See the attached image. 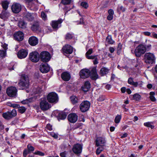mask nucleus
<instances>
[{
	"instance_id": "obj_20",
	"label": "nucleus",
	"mask_w": 157,
	"mask_h": 157,
	"mask_svg": "<svg viewBox=\"0 0 157 157\" xmlns=\"http://www.w3.org/2000/svg\"><path fill=\"white\" fill-rule=\"evenodd\" d=\"M28 54V51L24 49H22L18 51L17 56L19 59H21L26 57Z\"/></svg>"
},
{
	"instance_id": "obj_49",
	"label": "nucleus",
	"mask_w": 157,
	"mask_h": 157,
	"mask_svg": "<svg viewBox=\"0 0 157 157\" xmlns=\"http://www.w3.org/2000/svg\"><path fill=\"white\" fill-rule=\"evenodd\" d=\"M68 152L65 151L60 153V156L61 157H67Z\"/></svg>"
},
{
	"instance_id": "obj_60",
	"label": "nucleus",
	"mask_w": 157,
	"mask_h": 157,
	"mask_svg": "<svg viewBox=\"0 0 157 157\" xmlns=\"http://www.w3.org/2000/svg\"><path fill=\"white\" fill-rule=\"evenodd\" d=\"M41 16L42 19H45L47 18V16L43 12H41Z\"/></svg>"
},
{
	"instance_id": "obj_21",
	"label": "nucleus",
	"mask_w": 157,
	"mask_h": 157,
	"mask_svg": "<svg viewBox=\"0 0 157 157\" xmlns=\"http://www.w3.org/2000/svg\"><path fill=\"white\" fill-rule=\"evenodd\" d=\"M55 113H56L59 121L60 120H64L66 117L67 115L65 112L56 111L55 112Z\"/></svg>"
},
{
	"instance_id": "obj_57",
	"label": "nucleus",
	"mask_w": 157,
	"mask_h": 157,
	"mask_svg": "<svg viewBox=\"0 0 157 157\" xmlns=\"http://www.w3.org/2000/svg\"><path fill=\"white\" fill-rule=\"evenodd\" d=\"M98 55L96 56H87L86 58L88 59H94L96 57H97Z\"/></svg>"
},
{
	"instance_id": "obj_62",
	"label": "nucleus",
	"mask_w": 157,
	"mask_h": 157,
	"mask_svg": "<svg viewBox=\"0 0 157 157\" xmlns=\"http://www.w3.org/2000/svg\"><path fill=\"white\" fill-rule=\"evenodd\" d=\"M151 36L152 37H153L154 38L157 39V34L155 32L153 33Z\"/></svg>"
},
{
	"instance_id": "obj_10",
	"label": "nucleus",
	"mask_w": 157,
	"mask_h": 157,
	"mask_svg": "<svg viewBox=\"0 0 157 157\" xmlns=\"http://www.w3.org/2000/svg\"><path fill=\"white\" fill-rule=\"evenodd\" d=\"M17 115L16 111L13 109L11 112L7 111L2 114L3 117L6 119L10 120Z\"/></svg>"
},
{
	"instance_id": "obj_15",
	"label": "nucleus",
	"mask_w": 157,
	"mask_h": 157,
	"mask_svg": "<svg viewBox=\"0 0 157 157\" xmlns=\"http://www.w3.org/2000/svg\"><path fill=\"white\" fill-rule=\"evenodd\" d=\"M95 146H105L106 142L105 139L102 137L97 138L95 141Z\"/></svg>"
},
{
	"instance_id": "obj_51",
	"label": "nucleus",
	"mask_w": 157,
	"mask_h": 157,
	"mask_svg": "<svg viewBox=\"0 0 157 157\" xmlns=\"http://www.w3.org/2000/svg\"><path fill=\"white\" fill-rule=\"evenodd\" d=\"M71 0H62V2L64 5L70 4Z\"/></svg>"
},
{
	"instance_id": "obj_19",
	"label": "nucleus",
	"mask_w": 157,
	"mask_h": 157,
	"mask_svg": "<svg viewBox=\"0 0 157 157\" xmlns=\"http://www.w3.org/2000/svg\"><path fill=\"white\" fill-rule=\"evenodd\" d=\"M62 20H53L51 23V25L54 29L57 30L61 26Z\"/></svg>"
},
{
	"instance_id": "obj_53",
	"label": "nucleus",
	"mask_w": 157,
	"mask_h": 157,
	"mask_svg": "<svg viewBox=\"0 0 157 157\" xmlns=\"http://www.w3.org/2000/svg\"><path fill=\"white\" fill-rule=\"evenodd\" d=\"M76 25H85V22H83V20H78L75 21Z\"/></svg>"
},
{
	"instance_id": "obj_55",
	"label": "nucleus",
	"mask_w": 157,
	"mask_h": 157,
	"mask_svg": "<svg viewBox=\"0 0 157 157\" xmlns=\"http://www.w3.org/2000/svg\"><path fill=\"white\" fill-rule=\"evenodd\" d=\"M30 99H26L21 101V102L24 104H28L30 102Z\"/></svg>"
},
{
	"instance_id": "obj_46",
	"label": "nucleus",
	"mask_w": 157,
	"mask_h": 157,
	"mask_svg": "<svg viewBox=\"0 0 157 157\" xmlns=\"http://www.w3.org/2000/svg\"><path fill=\"white\" fill-rule=\"evenodd\" d=\"M18 108V112L21 113H23L26 110V109L25 107H19Z\"/></svg>"
},
{
	"instance_id": "obj_25",
	"label": "nucleus",
	"mask_w": 157,
	"mask_h": 157,
	"mask_svg": "<svg viewBox=\"0 0 157 157\" xmlns=\"http://www.w3.org/2000/svg\"><path fill=\"white\" fill-rule=\"evenodd\" d=\"M61 77L63 80L67 81L70 79L71 75L69 73L64 72L62 74Z\"/></svg>"
},
{
	"instance_id": "obj_8",
	"label": "nucleus",
	"mask_w": 157,
	"mask_h": 157,
	"mask_svg": "<svg viewBox=\"0 0 157 157\" xmlns=\"http://www.w3.org/2000/svg\"><path fill=\"white\" fill-rule=\"evenodd\" d=\"M29 58L33 62H37L40 59V55L37 52H33L29 55Z\"/></svg>"
},
{
	"instance_id": "obj_47",
	"label": "nucleus",
	"mask_w": 157,
	"mask_h": 157,
	"mask_svg": "<svg viewBox=\"0 0 157 157\" xmlns=\"http://www.w3.org/2000/svg\"><path fill=\"white\" fill-rule=\"evenodd\" d=\"M30 152L26 149H25L23 151V155L24 157H26L27 155Z\"/></svg>"
},
{
	"instance_id": "obj_38",
	"label": "nucleus",
	"mask_w": 157,
	"mask_h": 157,
	"mask_svg": "<svg viewBox=\"0 0 157 157\" xmlns=\"http://www.w3.org/2000/svg\"><path fill=\"white\" fill-rule=\"evenodd\" d=\"M150 98L151 101H156V99L154 97V96L155 94V93L154 92H151L150 93Z\"/></svg>"
},
{
	"instance_id": "obj_27",
	"label": "nucleus",
	"mask_w": 157,
	"mask_h": 157,
	"mask_svg": "<svg viewBox=\"0 0 157 157\" xmlns=\"http://www.w3.org/2000/svg\"><path fill=\"white\" fill-rule=\"evenodd\" d=\"M10 14L6 10H3L1 13L0 14V18L2 19L6 18L9 16Z\"/></svg>"
},
{
	"instance_id": "obj_23",
	"label": "nucleus",
	"mask_w": 157,
	"mask_h": 157,
	"mask_svg": "<svg viewBox=\"0 0 157 157\" xmlns=\"http://www.w3.org/2000/svg\"><path fill=\"white\" fill-rule=\"evenodd\" d=\"M38 42L37 38L34 36H31L29 39V43L32 46H35L38 44Z\"/></svg>"
},
{
	"instance_id": "obj_50",
	"label": "nucleus",
	"mask_w": 157,
	"mask_h": 157,
	"mask_svg": "<svg viewBox=\"0 0 157 157\" xmlns=\"http://www.w3.org/2000/svg\"><path fill=\"white\" fill-rule=\"evenodd\" d=\"M81 5L85 8H87L88 7L87 3L86 2H83L81 3Z\"/></svg>"
},
{
	"instance_id": "obj_30",
	"label": "nucleus",
	"mask_w": 157,
	"mask_h": 157,
	"mask_svg": "<svg viewBox=\"0 0 157 157\" xmlns=\"http://www.w3.org/2000/svg\"><path fill=\"white\" fill-rule=\"evenodd\" d=\"M27 25V23L24 20H20L18 23V26L20 28L25 29L26 28Z\"/></svg>"
},
{
	"instance_id": "obj_3",
	"label": "nucleus",
	"mask_w": 157,
	"mask_h": 157,
	"mask_svg": "<svg viewBox=\"0 0 157 157\" xmlns=\"http://www.w3.org/2000/svg\"><path fill=\"white\" fill-rule=\"evenodd\" d=\"M146 48L144 45L140 44L136 47L135 50V54L136 57H140L146 52Z\"/></svg>"
},
{
	"instance_id": "obj_33",
	"label": "nucleus",
	"mask_w": 157,
	"mask_h": 157,
	"mask_svg": "<svg viewBox=\"0 0 157 157\" xmlns=\"http://www.w3.org/2000/svg\"><path fill=\"white\" fill-rule=\"evenodd\" d=\"M9 2L7 1H4L2 2V5L3 8L6 10L8 7Z\"/></svg>"
},
{
	"instance_id": "obj_58",
	"label": "nucleus",
	"mask_w": 157,
	"mask_h": 157,
	"mask_svg": "<svg viewBox=\"0 0 157 157\" xmlns=\"http://www.w3.org/2000/svg\"><path fill=\"white\" fill-rule=\"evenodd\" d=\"M105 99V98L103 96L101 95L99 97L98 99V101H103Z\"/></svg>"
},
{
	"instance_id": "obj_11",
	"label": "nucleus",
	"mask_w": 157,
	"mask_h": 157,
	"mask_svg": "<svg viewBox=\"0 0 157 157\" xmlns=\"http://www.w3.org/2000/svg\"><path fill=\"white\" fill-rule=\"evenodd\" d=\"M17 92V89L15 87L11 86L8 87L6 90V93L10 97H14Z\"/></svg>"
},
{
	"instance_id": "obj_45",
	"label": "nucleus",
	"mask_w": 157,
	"mask_h": 157,
	"mask_svg": "<svg viewBox=\"0 0 157 157\" xmlns=\"http://www.w3.org/2000/svg\"><path fill=\"white\" fill-rule=\"evenodd\" d=\"M73 37V34L70 33H67L65 36V39L67 40L71 39Z\"/></svg>"
},
{
	"instance_id": "obj_12",
	"label": "nucleus",
	"mask_w": 157,
	"mask_h": 157,
	"mask_svg": "<svg viewBox=\"0 0 157 157\" xmlns=\"http://www.w3.org/2000/svg\"><path fill=\"white\" fill-rule=\"evenodd\" d=\"M62 50L63 53L70 54H71L73 52V47L70 45L67 44H65L63 47Z\"/></svg>"
},
{
	"instance_id": "obj_13",
	"label": "nucleus",
	"mask_w": 157,
	"mask_h": 157,
	"mask_svg": "<svg viewBox=\"0 0 157 157\" xmlns=\"http://www.w3.org/2000/svg\"><path fill=\"white\" fill-rule=\"evenodd\" d=\"M78 116L77 115L74 113L69 114L67 117L68 121L71 123H75L78 120Z\"/></svg>"
},
{
	"instance_id": "obj_43",
	"label": "nucleus",
	"mask_w": 157,
	"mask_h": 157,
	"mask_svg": "<svg viewBox=\"0 0 157 157\" xmlns=\"http://www.w3.org/2000/svg\"><path fill=\"white\" fill-rule=\"evenodd\" d=\"M121 118V115H117L115 118V122L116 123H118Z\"/></svg>"
},
{
	"instance_id": "obj_24",
	"label": "nucleus",
	"mask_w": 157,
	"mask_h": 157,
	"mask_svg": "<svg viewBox=\"0 0 157 157\" xmlns=\"http://www.w3.org/2000/svg\"><path fill=\"white\" fill-rule=\"evenodd\" d=\"M90 83L89 81H86L84 84V85L82 87V90L86 92L89 90L90 88Z\"/></svg>"
},
{
	"instance_id": "obj_34",
	"label": "nucleus",
	"mask_w": 157,
	"mask_h": 157,
	"mask_svg": "<svg viewBox=\"0 0 157 157\" xmlns=\"http://www.w3.org/2000/svg\"><path fill=\"white\" fill-rule=\"evenodd\" d=\"M71 101L73 104H75L78 102V98L75 96H72L70 97Z\"/></svg>"
},
{
	"instance_id": "obj_7",
	"label": "nucleus",
	"mask_w": 157,
	"mask_h": 157,
	"mask_svg": "<svg viewBox=\"0 0 157 157\" xmlns=\"http://www.w3.org/2000/svg\"><path fill=\"white\" fill-rule=\"evenodd\" d=\"M90 103L87 101H85L82 102L79 105V108L82 112H85L87 111L90 106Z\"/></svg>"
},
{
	"instance_id": "obj_1",
	"label": "nucleus",
	"mask_w": 157,
	"mask_h": 157,
	"mask_svg": "<svg viewBox=\"0 0 157 157\" xmlns=\"http://www.w3.org/2000/svg\"><path fill=\"white\" fill-rule=\"evenodd\" d=\"M18 85L22 89H26L29 88V79L27 75L22 74L21 75V79Z\"/></svg>"
},
{
	"instance_id": "obj_6",
	"label": "nucleus",
	"mask_w": 157,
	"mask_h": 157,
	"mask_svg": "<svg viewBox=\"0 0 157 157\" xmlns=\"http://www.w3.org/2000/svg\"><path fill=\"white\" fill-rule=\"evenodd\" d=\"M40 58L42 61L47 62L50 60L51 59V55L48 52L43 51L40 53Z\"/></svg>"
},
{
	"instance_id": "obj_9",
	"label": "nucleus",
	"mask_w": 157,
	"mask_h": 157,
	"mask_svg": "<svg viewBox=\"0 0 157 157\" xmlns=\"http://www.w3.org/2000/svg\"><path fill=\"white\" fill-rule=\"evenodd\" d=\"M47 99L48 101L50 103H56L58 101L57 95L55 93L51 92L48 94Z\"/></svg>"
},
{
	"instance_id": "obj_2",
	"label": "nucleus",
	"mask_w": 157,
	"mask_h": 157,
	"mask_svg": "<svg viewBox=\"0 0 157 157\" xmlns=\"http://www.w3.org/2000/svg\"><path fill=\"white\" fill-rule=\"evenodd\" d=\"M155 58L154 55L152 53H146L144 56V62L147 64H152L155 63Z\"/></svg>"
},
{
	"instance_id": "obj_14",
	"label": "nucleus",
	"mask_w": 157,
	"mask_h": 157,
	"mask_svg": "<svg viewBox=\"0 0 157 157\" xmlns=\"http://www.w3.org/2000/svg\"><path fill=\"white\" fill-rule=\"evenodd\" d=\"M11 9L13 13H18L21 11V5L18 3H14L12 5Z\"/></svg>"
},
{
	"instance_id": "obj_61",
	"label": "nucleus",
	"mask_w": 157,
	"mask_h": 157,
	"mask_svg": "<svg viewBox=\"0 0 157 157\" xmlns=\"http://www.w3.org/2000/svg\"><path fill=\"white\" fill-rule=\"evenodd\" d=\"M94 60L93 61V63L94 65H96L98 63V59L97 57H96V58L94 59Z\"/></svg>"
},
{
	"instance_id": "obj_54",
	"label": "nucleus",
	"mask_w": 157,
	"mask_h": 157,
	"mask_svg": "<svg viewBox=\"0 0 157 157\" xmlns=\"http://www.w3.org/2000/svg\"><path fill=\"white\" fill-rule=\"evenodd\" d=\"M46 128L49 131H52V125L50 124H47L46 126Z\"/></svg>"
},
{
	"instance_id": "obj_4",
	"label": "nucleus",
	"mask_w": 157,
	"mask_h": 157,
	"mask_svg": "<svg viewBox=\"0 0 157 157\" xmlns=\"http://www.w3.org/2000/svg\"><path fill=\"white\" fill-rule=\"evenodd\" d=\"M40 107L41 110L44 111L48 110L51 106L45 99L41 98L40 103Z\"/></svg>"
},
{
	"instance_id": "obj_56",
	"label": "nucleus",
	"mask_w": 157,
	"mask_h": 157,
	"mask_svg": "<svg viewBox=\"0 0 157 157\" xmlns=\"http://www.w3.org/2000/svg\"><path fill=\"white\" fill-rule=\"evenodd\" d=\"M50 135L54 138L56 139L58 137V136L57 134L53 132H51L50 133Z\"/></svg>"
},
{
	"instance_id": "obj_40",
	"label": "nucleus",
	"mask_w": 157,
	"mask_h": 157,
	"mask_svg": "<svg viewBox=\"0 0 157 157\" xmlns=\"http://www.w3.org/2000/svg\"><path fill=\"white\" fill-rule=\"evenodd\" d=\"M27 150L30 152H33L34 150V148L30 144H29L27 146Z\"/></svg>"
},
{
	"instance_id": "obj_31",
	"label": "nucleus",
	"mask_w": 157,
	"mask_h": 157,
	"mask_svg": "<svg viewBox=\"0 0 157 157\" xmlns=\"http://www.w3.org/2000/svg\"><path fill=\"white\" fill-rule=\"evenodd\" d=\"M133 98L132 99V100H134L136 101H139L140 100L141 98V96L139 94L136 93L132 95Z\"/></svg>"
},
{
	"instance_id": "obj_16",
	"label": "nucleus",
	"mask_w": 157,
	"mask_h": 157,
	"mask_svg": "<svg viewBox=\"0 0 157 157\" xmlns=\"http://www.w3.org/2000/svg\"><path fill=\"white\" fill-rule=\"evenodd\" d=\"M79 74L82 78H86L90 76V71L87 69H83L80 71Z\"/></svg>"
},
{
	"instance_id": "obj_29",
	"label": "nucleus",
	"mask_w": 157,
	"mask_h": 157,
	"mask_svg": "<svg viewBox=\"0 0 157 157\" xmlns=\"http://www.w3.org/2000/svg\"><path fill=\"white\" fill-rule=\"evenodd\" d=\"M109 69L106 67H102L100 70V73L101 75L103 76L108 73Z\"/></svg>"
},
{
	"instance_id": "obj_42",
	"label": "nucleus",
	"mask_w": 157,
	"mask_h": 157,
	"mask_svg": "<svg viewBox=\"0 0 157 157\" xmlns=\"http://www.w3.org/2000/svg\"><path fill=\"white\" fill-rule=\"evenodd\" d=\"M6 55V51L3 50H0V59L4 58Z\"/></svg>"
},
{
	"instance_id": "obj_36",
	"label": "nucleus",
	"mask_w": 157,
	"mask_h": 157,
	"mask_svg": "<svg viewBox=\"0 0 157 157\" xmlns=\"http://www.w3.org/2000/svg\"><path fill=\"white\" fill-rule=\"evenodd\" d=\"M144 125L148 128H150L151 129H153L154 128V126L153 125V124L152 122H148L144 123Z\"/></svg>"
},
{
	"instance_id": "obj_22",
	"label": "nucleus",
	"mask_w": 157,
	"mask_h": 157,
	"mask_svg": "<svg viewBox=\"0 0 157 157\" xmlns=\"http://www.w3.org/2000/svg\"><path fill=\"white\" fill-rule=\"evenodd\" d=\"M90 75L91 76V78L93 80H96L98 78V75L95 68H93L90 71Z\"/></svg>"
},
{
	"instance_id": "obj_35",
	"label": "nucleus",
	"mask_w": 157,
	"mask_h": 157,
	"mask_svg": "<svg viewBox=\"0 0 157 157\" xmlns=\"http://www.w3.org/2000/svg\"><path fill=\"white\" fill-rule=\"evenodd\" d=\"M35 15L33 14H31L29 12H26L25 13V18L30 19H34V16Z\"/></svg>"
},
{
	"instance_id": "obj_18",
	"label": "nucleus",
	"mask_w": 157,
	"mask_h": 157,
	"mask_svg": "<svg viewBox=\"0 0 157 157\" xmlns=\"http://www.w3.org/2000/svg\"><path fill=\"white\" fill-rule=\"evenodd\" d=\"M13 37L15 40L21 41L23 39L24 34L22 32L18 31L14 34Z\"/></svg>"
},
{
	"instance_id": "obj_59",
	"label": "nucleus",
	"mask_w": 157,
	"mask_h": 157,
	"mask_svg": "<svg viewBox=\"0 0 157 157\" xmlns=\"http://www.w3.org/2000/svg\"><path fill=\"white\" fill-rule=\"evenodd\" d=\"M11 107L14 108H18L19 107V105L17 104H12Z\"/></svg>"
},
{
	"instance_id": "obj_32",
	"label": "nucleus",
	"mask_w": 157,
	"mask_h": 157,
	"mask_svg": "<svg viewBox=\"0 0 157 157\" xmlns=\"http://www.w3.org/2000/svg\"><path fill=\"white\" fill-rule=\"evenodd\" d=\"M109 15L107 16L108 20H112L113 18L114 11L112 9H110L108 10Z\"/></svg>"
},
{
	"instance_id": "obj_63",
	"label": "nucleus",
	"mask_w": 157,
	"mask_h": 157,
	"mask_svg": "<svg viewBox=\"0 0 157 157\" xmlns=\"http://www.w3.org/2000/svg\"><path fill=\"white\" fill-rule=\"evenodd\" d=\"M143 34L146 36H150L151 35V33L150 32H144L143 33Z\"/></svg>"
},
{
	"instance_id": "obj_41",
	"label": "nucleus",
	"mask_w": 157,
	"mask_h": 157,
	"mask_svg": "<svg viewBox=\"0 0 157 157\" xmlns=\"http://www.w3.org/2000/svg\"><path fill=\"white\" fill-rule=\"evenodd\" d=\"M122 44L120 43H119L118 47L117 48V53L118 55L120 54L122 48Z\"/></svg>"
},
{
	"instance_id": "obj_48",
	"label": "nucleus",
	"mask_w": 157,
	"mask_h": 157,
	"mask_svg": "<svg viewBox=\"0 0 157 157\" xmlns=\"http://www.w3.org/2000/svg\"><path fill=\"white\" fill-rule=\"evenodd\" d=\"M2 47L4 48V51H5L6 52V50L8 49V44L3 43H2Z\"/></svg>"
},
{
	"instance_id": "obj_44",
	"label": "nucleus",
	"mask_w": 157,
	"mask_h": 157,
	"mask_svg": "<svg viewBox=\"0 0 157 157\" xmlns=\"http://www.w3.org/2000/svg\"><path fill=\"white\" fill-rule=\"evenodd\" d=\"M34 155H38L40 156H44V153L41 151H37L33 153Z\"/></svg>"
},
{
	"instance_id": "obj_64",
	"label": "nucleus",
	"mask_w": 157,
	"mask_h": 157,
	"mask_svg": "<svg viewBox=\"0 0 157 157\" xmlns=\"http://www.w3.org/2000/svg\"><path fill=\"white\" fill-rule=\"evenodd\" d=\"M80 121H82L83 122H84L85 121L84 117L83 115H81L80 117Z\"/></svg>"
},
{
	"instance_id": "obj_28",
	"label": "nucleus",
	"mask_w": 157,
	"mask_h": 157,
	"mask_svg": "<svg viewBox=\"0 0 157 157\" xmlns=\"http://www.w3.org/2000/svg\"><path fill=\"white\" fill-rule=\"evenodd\" d=\"M128 82L129 84L132 85L135 87H136L138 86V82H134L133 78L131 77L128 78Z\"/></svg>"
},
{
	"instance_id": "obj_5",
	"label": "nucleus",
	"mask_w": 157,
	"mask_h": 157,
	"mask_svg": "<svg viewBox=\"0 0 157 157\" xmlns=\"http://www.w3.org/2000/svg\"><path fill=\"white\" fill-rule=\"evenodd\" d=\"M83 145L82 144L77 143L75 144L72 148V151L76 155L79 156L81 153Z\"/></svg>"
},
{
	"instance_id": "obj_52",
	"label": "nucleus",
	"mask_w": 157,
	"mask_h": 157,
	"mask_svg": "<svg viewBox=\"0 0 157 157\" xmlns=\"http://www.w3.org/2000/svg\"><path fill=\"white\" fill-rule=\"evenodd\" d=\"M93 52V50L92 49H89L86 53V56L87 57V56H89V55H91Z\"/></svg>"
},
{
	"instance_id": "obj_17",
	"label": "nucleus",
	"mask_w": 157,
	"mask_h": 157,
	"mask_svg": "<svg viewBox=\"0 0 157 157\" xmlns=\"http://www.w3.org/2000/svg\"><path fill=\"white\" fill-rule=\"evenodd\" d=\"M40 71L42 73H46L50 70V67L47 63H42L40 67Z\"/></svg>"
},
{
	"instance_id": "obj_37",
	"label": "nucleus",
	"mask_w": 157,
	"mask_h": 157,
	"mask_svg": "<svg viewBox=\"0 0 157 157\" xmlns=\"http://www.w3.org/2000/svg\"><path fill=\"white\" fill-rule=\"evenodd\" d=\"M106 40L109 44H113L114 42V41L112 40L111 36H108L106 38Z\"/></svg>"
},
{
	"instance_id": "obj_39",
	"label": "nucleus",
	"mask_w": 157,
	"mask_h": 157,
	"mask_svg": "<svg viewBox=\"0 0 157 157\" xmlns=\"http://www.w3.org/2000/svg\"><path fill=\"white\" fill-rule=\"evenodd\" d=\"M96 151V154L97 155H99L104 149V146H98Z\"/></svg>"
},
{
	"instance_id": "obj_26",
	"label": "nucleus",
	"mask_w": 157,
	"mask_h": 157,
	"mask_svg": "<svg viewBox=\"0 0 157 157\" xmlns=\"http://www.w3.org/2000/svg\"><path fill=\"white\" fill-rule=\"evenodd\" d=\"M31 29L32 31H36L38 30L39 25L38 21H34L33 22L31 23Z\"/></svg>"
}]
</instances>
